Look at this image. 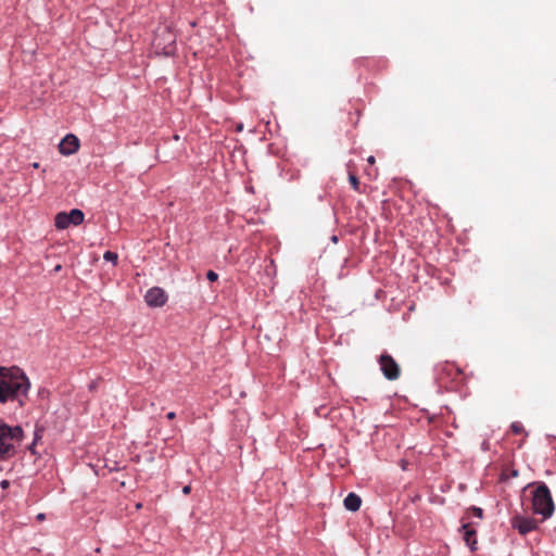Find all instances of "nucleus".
<instances>
[{"instance_id": "17", "label": "nucleus", "mask_w": 556, "mask_h": 556, "mask_svg": "<svg viewBox=\"0 0 556 556\" xmlns=\"http://www.w3.org/2000/svg\"><path fill=\"white\" fill-rule=\"evenodd\" d=\"M206 278L210 280V281H216L218 279V275L213 271V270H208L207 274H206Z\"/></svg>"}, {"instance_id": "13", "label": "nucleus", "mask_w": 556, "mask_h": 556, "mask_svg": "<svg viewBox=\"0 0 556 556\" xmlns=\"http://www.w3.org/2000/svg\"><path fill=\"white\" fill-rule=\"evenodd\" d=\"M466 515H467V517H466L467 519L470 517V515H473L475 517H478L479 519H481L483 516V510L479 507L473 506L467 510Z\"/></svg>"}, {"instance_id": "21", "label": "nucleus", "mask_w": 556, "mask_h": 556, "mask_svg": "<svg viewBox=\"0 0 556 556\" xmlns=\"http://www.w3.org/2000/svg\"><path fill=\"white\" fill-rule=\"evenodd\" d=\"M367 162H368L369 164H371V165H372V164H375L376 160H375V157H374L372 155H370V156L367 159Z\"/></svg>"}, {"instance_id": "4", "label": "nucleus", "mask_w": 556, "mask_h": 556, "mask_svg": "<svg viewBox=\"0 0 556 556\" xmlns=\"http://www.w3.org/2000/svg\"><path fill=\"white\" fill-rule=\"evenodd\" d=\"M380 369L388 380H396L401 376V368L394 358L384 353L379 357Z\"/></svg>"}, {"instance_id": "9", "label": "nucleus", "mask_w": 556, "mask_h": 556, "mask_svg": "<svg viewBox=\"0 0 556 556\" xmlns=\"http://www.w3.org/2000/svg\"><path fill=\"white\" fill-rule=\"evenodd\" d=\"M344 507L350 511H357L361 507L362 500L361 497L355 493H349L348 496L344 498Z\"/></svg>"}, {"instance_id": "20", "label": "nucleus", "mask_w": 556, "mask_h": 556, "mask_svg": "<svg viewBox=\"0 0 556 556\" xmlns=\"http://www.w3.org/2000/svg\"><path fill=\"white\" fill-rule=\"evenodd\" d=\"M8 486H9V481L8 480L1 481V488L2 489H7Z\"/></svg>"}, {"instance_id": "10", "label": "nucleus", "mask_w": 556, "mask_h": 556, "mask_svg": "<svg viewBox=\"0 0 556 556\" xmlns=\"http://www.w3.org/2000/svg\"><path fill=\"white\" fill-rule=\"evenodd\" d=\"M54 225L58 229H66L71 226L70 217L66 212H60L55 215Z\"/></svg>"}, {"instance_id": "24", "label": "nucleus", "mask_w": 556, "mask_h": 556, "mask_svg": "<svg viewBox=\"0 0 556 556\" xmlns=\"http://www.w3.org/2000/svg\"><path fill=\"white\" fill-rule=\"evenodd\" d=\"M242 128H243V126H242L241 124L237 126V130H238V131H241V130H242Z\"/></svg>"}, {"instance_id": "3", "label": "nucleus", "mask_w": 556, "mask_h": 556, "mask_svg": "<svg viewBox=\"0 0 556 556\" xmlns=\"http://www.w3.org/2000/svg\"><path fill=\"white\" fill-rule=\"evenodd\" d=\"M555 506L552 494L546 484L541 483L534 491L532 496V510L536 515L542 516V521L549 518L554 513Z\"/></svg>"}, {"instance_id": "11", "label": "nucleus", "mask_w": 556, "mask_h": 556, "mask_svg": "<svg viewBox=\"0 0 556 556\" xmlns=\"http://www.w3.org/2000/svg\"><path fill=\"white\" fill-rule=\"evenodd\" d=\"M70 217L71 225L73 226H79L83 224L85 214L83 211L78 208H73L71 212L67 213Z\"/></svg>"}, {"instance_id": "2", "label": "nucleus", "mask_w": 556, "mask_h": 556, "mask_svg": "<svg viewBox=\"0 0 556 556\" xmlns=\"http://www.w3.org/2000/svg\"><path fill=\"white\" fill-rule=\"evenodd\" d=\"M23 439L20 426L11 427L0 420V459L7 460L15 455V443Z\"/></svg>"}, {"instance_id": "25", "label": "nucleus", "mask_w": 556, "mask_h": 556, "mask_svg": "<svg viewBox=\"0 0 556 556\" xmlns=\"http://www.w3.org/2000/svg\"><path fill=\"white\" fill-rule=\"evenodd\" d=\"M29 450L31 451L33 454H35L34 443L29 446Z\"/></svg>"}, {"instance_id": "7", "label": "nucleus", "mask_w": 556, "mask_h": 556, "mask_svg": "<svg viewBox=\"0 0 556 556\" xmlns=\"http://www.w3.org/2000/svg\"><path fill=\"white\" fill-rule=\"evenodd\" d=\"M60 153L63 155H71L79 149V140L75 135H66L59 146Z\"/></svg>"}, {"instance_id": "6", "label": "nucleus", "mask_w": 556, "mask_h": 556, "mask_svg": "<svg viewBox=\"0 0 556 556\" xmlns=\"http://www.w3.org/2000/svg\"><path fill=\"white\" fill-rule=\"evenodd\" d=\"M144 299L149 306L161 307L166 303L167 295L163 289L153 287L148 290Z\"/></svg>"}, {"instance_id": "12", "label": "nucleus", "mask_w": 556, "mask_h": 556, "mask_svg": "<svg viewBox=\"0 0 556 556\" xmlns=\"http://www.w3.org/2000/svg\"><path fill=\"white\" fill-rule=\"evenodd\" d=\"M349 181H350V184H351L352 188H353L355 191L361 192V190H359V186H361L359 179H358V178H357V176H356L354 173H352V172H350V173H349Z\"/></svg>"}, {"instance_id": "8", "label": "nucleus", "mask_w": 556, "mask_h": 556, "mask_svg": "<svg viewBox=\"0 0 556 556\" xmlns=\"http://www.w3.org/2000/svg\"><path fill=\"white\" fill-rule=\"evenodd\" d=\"M460 531L463 533V539H464L466 545H468L471 551H475L476 544H477L476 529L472 527V525L470 522H467L462 526Z\"/></svg>"}, {"instance_id": "15", "label": "nucleus", "mask_w": 556, "mask_h": 556, "mask_svg": "<svg viewBox=\"0 0 556 556\" xmlns=\"http://www.w3.org/2000/svg\"><path fill=\"white\" fill-rule=\"evenodd\" d=\"M103 258L115 264L117 262L118 256L115 252L106 251L103 255Z\"/></svg>"}, {"instance_id": "16", "label": "nucleus", "mask_w": 556, "mask_h": 556, "mask_svg": "<svg viewBox=\"0 0 556 556\" xmlns=\"http://www.w3.org/2000/svg\"><path fill=\"white\" fill-rule=\"evenodd\" d=\"M167 34H168V36L172 38V41H170V43H169L168 46H166V47L164 48V50H165V54H169V53L173 51V49H174V42H175V38H174V36H173L169 31H168Z\"/></svg>"}, {"instance_id": "1", "label": "nucleus", "mask_w": 556, "mask_h": 556, "mask_svg": "<svg viewBox=\"0 0 556 556\" xmlns=\"http://www.w3.org/2000/svg\"><path fill=\"white\" fill-rule=\"evenodd\" d=\"M29 387L28 378L20 368L0 367V403L26 395Z\"/></svg>"}, {"instance_id": "22", "label": "nucleus", "mask_w": 556, "mask_h": 556, "mask_svg": "<svg viewBox=\"0 0 556 556\" xmlns=\"http://www.w3.org/2000/svg\"><path fill=\"white\" fill-rule=\"evenodd\" d=\"M61 268H62V266H61V265H56V266L54 267V271H56V273H58V271H60V270H61Z\"/></svg>"}, {"instance_id": "5", "label": "nucleus", "mask_w": 556, "mask_h": 556, "mask_svg": "<svg viewBox=\"0 0 556 556\" xmlns=\"http://www.w3.org/2000/svg\"><path fill=\"white\" fill-rule=\"evenodd\" d=\"M511 526L517 529L521 535H526L538 529V522L529 517L516 515L511 518Z\"/></svg>"}, {"instance_id": "14", "label": "nucleus", "mask_w": 556, "mask_h": 556, "mask_svg": "<svg viewBox=\"0 0 556 556\" xmlns=\"http://www.w3.org/2000/svg\"><path fill=\"white\" fill-rule=\"evenodd\" d=\"M510 430L515 434H520L525 431L523 426L519 421H515L510 425Z\"/></svg>"}, {"instance_id": "23", "label": "nucleus", "mask_w": 556, "mask_h": 556, "mask_svg": "<svg viewBox=\"0 0 556 556\" xmlns=\"http://www.w3.org/2000/svg\"><path fill=\"white\" fill-rule=\"evenodd\" d=\"M37 518H38L39 520H42V519L45 518V515H43V514H39V515L37 516Z\"/></svg>"}, {"instance_id": "19", "label": "nucleus", "mask_w": 556, "mask_h": 556, "mask_svg": "<svg viewBox=\"0 0 556 556\" xmlns=\"http://www.w3.org/2000/svg\"><path fill=\"white\" fill-rule=\"evenodd\" d=\"M166 417L167 419L173 420L176 417V414L174 412H169Z\"/></svg>"}, {"instance_id": "18", "label": "nucleus", "mask_w": 556, "mask_h": 556, "mask_svg": "<svg viewBox=\"0 0 556 556\" xmlns=\"http://www.w3.org/2000/svg\"><path fill=\"white\" fill-rule=\"evenodd\" d=\"M190 492H191V486L190 485H185L184 489H182V493L187 495Z\"/></svg>"}, {"instance_id": "26", "label": "nucleus", "mask_w": 556, "mask_h": 556, "mask_svg": "<svg viewBox=\"0 0 556 556\" xmlns=\"http://www.w3.org/2000/svg\"><path fill=\"white\" fill-rule=\"evenodd\" d=\"M513 476H514V477H517V476H518V472H517L516 470H515V471H513Z\"/></svg>"}]
</instances>
